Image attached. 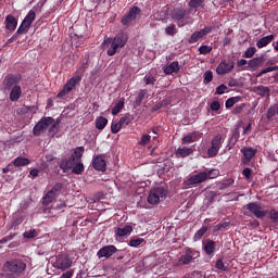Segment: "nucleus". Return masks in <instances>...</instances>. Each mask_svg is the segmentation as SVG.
<instances>
[{"label": "nucleus", "mask_w": 278, "mask_h": 278, "mask_svg": "<svg viewBox=\"0 0 278 278\" xmlns=\"http://www.w3.org/2000/svg\"><path fill=\"white\" fill-rule=\"evenodd\" d=\"M129 35H127V33H118L115 37L104 39L102 45L108 49V55L112 56L116 55V53L127 45Z\"/></svg>", "instance_id": "1"}, {"label": "nucleus", "mask_w": 278, "mask_h": 278, "mask_svg": "<svg viewBox=\"0 0 278 278\" xmlns=\"http://www.w3.org/2000/svg\"><path fill=\"white\" fill-rule=\"evenodd\" d=\"M84 151H85L84 147H78L74 150V154H72L71 157L62 159L59 164V167L61 168V170H63V173H66L67 170H71V168H73V165L75 164V162H81Z\"/></svg>", "instance_id": "2"}, {"label": "nucleus", "mask_w": 278, "mask_h": 278, "mask_svg": "<svg viewBox=\"0 0 278 278\" xmlns=\"http://www.w3.org/2000/svg\"><path fill=\"white\" fill-rule=\"evenodd\" d=\"M26 268L27 264H25V262L22 260H12L4 263L2 270L3 273H10L11 275L18 277V275L25 273Z\"/></svg>", "instance_id": "3"}, {"label": "nucleus", "mask_w": 278, "mask_h": 278, "mask_svg": "<svg viewBox=\"0 0 278 278\" xmlns=\"http://www.w3.org/2000/svg\"><path fill=\"white\" fill-rule=\"evenodd\" d=\"M244 216H255V218H264L268 211H264L261 203L250 202L245 206H243Z\"/></svg>", "instance_id": "4"}, {"label": "nucleus", "mask_w": 278, "mask_h": 278, "mask_svg": "<svg viewBox=\"0 0 278 278\" xmlns=\"http://www.w3.org/2000/svg\"><path fill=\"white\" fill-rule=\"evenodd\" d=\"M201 253L192 248H185L182 254L178 258V266H188L197 260Z\"/></svg>", "instance_id": "5"}, {"label": "nucleus", "mask_w": 278, "mask_h": 278, "mask_svg": "<svg viewBox=\"0 0 278 278\" xmlns=\"http://www.w3.org/2000/svg\"><path fill=\"white\" fill-rule=\"evenodd\" d=\"M166 194H168L166 189L156 187L150 191V194L148 195V203L150 205H157L160 201H164V199H166Z\"/></svg>", "instance_id": "6"}, {"label": "nucleus", "mask_w": 278, "mask_h": 278, "mask_svg": "<svg viewBox=\"0 0 278 278\" xmlns=\"http://www.w3.org/2000/svg\"><path fill=\"white\" fill-rule=\"evenodd\" d=\"M34 21H36V11L30 10L27 13V15L24 17L20 27L17 28L15 36H20L22 34H27L29 31V28L31 27V23H34Z\"/></svg>", "instance_id": "7"}, {"label": "nucleus", "mask_w": 278, "mask_h": 278, "mask_svg": "<svg viewBox=\"0 0 278 278\" xmlns=\"http://www.w3.org/2000/svg\"><path fill=\"white\" fill-rule=\"evenodd\" d=\"M81 81V76L75 74L72 78H70L64 85L63 89L58 93V98L62 99L68 94V92L73 91L74 88Z\"/></svg>", "instance_id": "8"}, {"label": "nucleus", "mask_w": 278, "mask_h": 278, "mask_svg": "<svg viewBox=\"0 0 278 278\" xmlns=\"http://www.w3.org/2000/svg\"><path fill=\"white\" fill-rule=\"evenodd\" d=\"M223 142H225V137L223 135L215 136L211 141V147L207 150L208 157H216L218 155V151H220V147H223Z\"/></svg>", "instance_id": "9"}, {"label": "nucleus", "mask_w": 278, "mask_h": 278, "mask_svg": "<svg viewBox=\"0 0 278 278\" xmlns=\"http://www.w3.org/2000/svg\"><path fill=\"white\" fill-rule=\"evenodd\" d=\"M52 123L53 117H42L33 129L34 136H40V134H45V131L49 129Z\"/></svg>", "instance_id": "10"}, {"label": "nucleus", "mask_w": 278, "mask_h": 278, "mask_svg": "<svg viewBox=\"0 0 278 278\" xmlns=\"http://www.w3.org/2000/svg\"><path fill=\"white\" fill-rule=\"evenodd\" d=\"M212 29H214V27L205 26L201 30L194 31L188 40L189 45H194V43L199 42V40L205 38V36H207V34H211Z\"/></svg>", "instance_id": "11"}, {"label": "nucleus", "mask_w": 278, "mask_h": 278, "mask_svg": "<svg viewBox=\"0 0 278 278\" xmlns=\"http://www.w3.org/2000/svg\"><path fill=\"white\" fill-rule=\"evenodd\" d=\"M207 181V174L205 172L194 174L189 176V178L185 181L186 186H197L199 184H203Z\"/></svg>", "instance_id": "12"}, {"label": "nucleus", "mask_w": 278, "mask_h": 278, "mask_svg": "<svg viewBox=\"0 0 278 278\" xmlns=\"http://www.w3.org/2000/svg\"><path fill=\"white\" fill-rule=\"evenodd\" d=\"M235 63L233 61H222L216 67L217 75H227V73H231L233 71Z\"/></svg>", "instance_id": "13"}, {"label": "nucleus", "mask_w": 278, "mask_h": 278, "mask_svg": "<svg viewBox=\"0 0 278 278\" xmlns=\"http://www.w3.org/2000/svg\"><path fill=\"white\" fill-rule=\"evenodd\" d=\"M241 153H242V164L244 166H249V164H251V160H253L255 157V153H257V151L253 148H243L241 149Z\"/></svg>", "instance_id": "14"}, {"label": "nucleus", "mask_w": 278, "mask_h": 278, "mask_svg": "<svg viewBox=\"0 0 278 278\" xmlns=\"http://www.w3.org/2000/svg\"><path fill=\"white\" fill-rule=\"evenodd\" d=\"M139 14H140V8L138 7L131 8L128 14L122 17V25H129L130 23H132V21H136V18H138Z\"/></svg>", "instance_id": "15"}, {"label": "nucleus", "mask_w": 278, "mask_h": 278, "mask_svg": "<svg viewBox=\"0 0 278 278\" xmlns=\"http://www.w3.org/2000/svg\"><path fill=\"white\" fill-rule=\"evenodd\" d=\"M92 166L94 170H99L100 173H105L108 170L105 163V155H97L92 160Z\"/></svg>", "instance_id": "16"}, {"label": "nucleus", "mask_w": 278, "mask_h": 278, "mask_svg": "<svg viewBox=\"0 0 278 278\" xmlns=\"http://www.w3.org/2000/svg\"><path fill=\"white\" fill-rule=\"evenodd\" d=\"M116 251H118V249H116L114 245H106L101 248L98 252H97V257H99V260H101V257H105L106 260L112 257V255H114V253H116Z\"/></svg>", "instance_id": "17"}, {"label": "nucleus", "mask_w": 278, "mask_h": 278, "mask_svg": "<svg viewBox=\"0 0 278 278\" xmlns=\"http://www.w3.org/2000/svg\"><path fill=\"white\" fill-rule=\"evenodd\" d=\"M218 242L207 239L206 241H203L202 247L204 250V253L208 255V257H214L216 253V247Z\"/></svg>", "instance_id": "18"}, {"label": "nucleus", "mask_w": 278, "mask_h": 278, "mask_svg": "<svg viewBox=\"0 0 278 278\" xmlns=\"http://www.w3.org/2000/svg\"><path fill=\"white\" fill-rule=\"evenodd\" d=\"M21 79H22L21 74L7 76L3 81L5 90H10L11 88H14V86H16V84H18Z\"/></svg>", "instance_id": "19"}, {"label": "nucleus", "mask_w": 278, "mask_h": 278, "mask_svg": "<svg viewBox=\"0 0 278 278\" xmlns=\"http://www.w3.org/2000/svg\"><path fill=\"white\" fill-rule=\"evenodd\" d=\"M56 266L60 270H68L73 266V260L68 256H58Z\"/></svg>", "instance_id": "20"}, {"label": "nucleus", "mask_w": 278, "mask_h": 278, "mask_svg": "<svg viewBox=\"0 0 278 278\" xmlns=\"http://www.w3.org/2000/svg\"><path fill=\"white\" fill-rule=\"evenodd\" d=\"M180 68L179 61H174L169 65L163 67V73L165 75H173V73H179Z\"/></svg>", "instance_id": "21"}, {"label": "nucleus", "mask_w": 278, "mask_h": 278, "mask_svg": "<svg viewBox=\"0 0 278 278\" xmlns=\"http://www.w3.org/2000/svg\"><path fill=\"white\" fill-rule=\"evenodd\" d=\"M4 23L8 31H14L18 25V21H16V17L12 14L7 15Z\"/></svg>", "instance_id": "22"}, {"label": "nucleus", "mask_w": 278, "mask_h": 278, "mask_svg": "<svg viewBox=\"0 0 278 278\" xmlns=\"http://www.w3.org/2000/svg\"><path fill=\"white\" fill-rule=\"evenodd\" d=\"M252 92H255L258 97H270V88L262 85L253 87Z\"/></svg>", "instance_id": "23"}, {"label": "nucleus", "mask_w": 278, "mask_h": 278, "mask_svg": "<svg viewBox=\"0 0 278 278\" xmlns=\"http://www.w3.org/2000/svg\"><path fill=\"white\" fill-rule=\"evenodd\" d=\"M23 94V90L21 89V86L15 85L12 87L10 92V101L16 102L21 99V96Z\"/></svg>", "instance_id": "24"}, {"label": "nucleus", "mask_w": 278, "mask_h": 278, "mask_svg": "<svg viewBox=\"0 0 278 278\" xmlns=\"http://www.w3.org/2000/svg\"><path fill=\"white\" fill-rule=\"evenodd\" d=\"M186 14H188V11L184 8H177L174 9L172 13L173 21H182V18H186Z\"/></svg>", "instance_id": "25"}, {"label": "nucleus", "mask_w": 278, "mask_h": 278, "mask_svg": "<svg viewBox=\"0 0 278 278\" xmlns=\"http://www.w3.org/2000/svg\"><path fill=\"white\" fill-rule=\"evenodd\" d=\"M131 231H134V227L126 225L121 228H117L115 230V235L118 236V238H125V236H130Z\"/></svg>", "instance_id": "26"}, {"label": "nucleus", "mask_w": 278, "mask_h": 278, "mask_svg": "<svg viewBox=\"0 0 278 278\" xmlns=\"http://www.w3.org/2000/svg\"><path fill=\"white\" fill-rule=\"evenodd\" d=\"M273 40H275V35L265 36L256 42V47L257 49H264V47H268Z\"/></svg>", "instance_id": "27"}, {"label": "nucleus", "mask_w": 278, "mask_h": 278, "mask_svg": "<svg viewBox=\"0 0 278 278\" xmlns=\"http://www.w3.org/2000/svg\"><path fill=\"white\" fill-rule=\"evenodd\" d=\"M194 153V149L192 148H178L176 150V157H188V155H192Z\"/></svg>", "instance_id": "28"}, {"label": "nucleus", "mask_w": 278, "mask_h": 278, "mask_svg": "<svg viewBox=\"0 0 278 278\" xmlns=\"http://www.w3.org/2000/svg\"><path fill=\"white\" fill-rule=\"evenodd\" d=\"M71 170L74 175H83L86 168L84 167V163L81 161H75V164L73 167H71Z\"/></svg>", "instance_id": "29"}, {"label": "nucleus", "mask_w": 278, "mask_h": 278, "mask_svg": "<svg viewBox=\"0 0 278 278\" xmlns=\"http://www.w3.org/2000/svg\"><path fill=\"white\" fill-rule=\"evenodd\" d=\"M58 131H60V123H58V122H55V119H53L52 124H50V126H49L48 136L50 138H53L55 136V134H58Z\"/></svg>", "instance_id": "30"}, {"label": "nucleus", "mask_w": 278, "mask_h": 278, "mask_svg": "<svg viewBox=\"0 0 278 278\" xmlns=\"http://www.w3.org/2000/svg\"><path fill=\"white\" fill-rule=\"evenodd\" d=\"M263 62H264V56H257V58L250 60L248 62V66L250 68H255V67L260 66V64H263Z\"/></svg>", "instance_id": "31"}, {"label": "nucleus", "mask_w": 278, "mask_h": 278, "mask_svg": "<svg viewBox=\"0 0 278 278\" xmlns=\"http://www.w3.org/2000/svg\"><path fill=\"white\" fill-rule=\"evenodd\" d=\"M88 64H89V60L85 59V61L83 62V64L78 67V70L76 71L75 75H79L80 79L81 77H84V73H86V71L88 70Z\"/></svg>", "instance_id": "32"}, {"label": "nucleus", "mask_w": 278, "mask_h": 278, "mask_svg": "<svg viewBox=\"0 0 278 278\" xmlns=\"http://www.w3.org/2000/svg\"><path fill=\"white\" fill-rule=\"evenodd\" d=\"M123 108H125V100H119L112 109V114L113 116H116V114L121 113V110H123Z\"/></svg>", "instance_id": "33"}, {"label": "nucleus", "mask_w": 278, "mask_h": 278, "mask_svg": "<svg viewBox=\"0 0 278 278\" xmlns=\"http://www.w3.org/2000/svg\"><path fill=\"white\" fill-rule=\"evenodd\" d=\"M204 233H207V227L203 226L201 229H199L194 236H193V242H199L201 238H203Z\"/></svg>", "instance_id": "34"}, {"label": "nucleus", "mask_w": 278, "mask_h": 278, "mask_svg": "<svg viewBox=\"0 0 278 278\" xmlns=\"http://www.w3.org/2000/svg\"><path fill=\"white\" fill-rule=\"evenodd\" d=\"M106 125H108V118H105V117H103V116H100V117H98L97 119H96V127L98 128V129H105V127H106Z\"/></svg>", "instance_id": "35"}, {"label": "nucleus", "mask_w": 278, "mask_h": 278, "mask_svg": "<svg viewBox=\"0 0 278 278\" xmlns=\"http://www.w3.org/2000/svg\"><path fill=\"white\" fill-rule=\"evenodd\" d=\"M146 96H147V91L140 90L134 102V108H139V105L142 104V100L144 99Z\"/></svg>", "instance_id": "36"}, {"label": "nucleus", "mask_w": 278, "mask_h": 278, "mask_svg": "<svg viewBox=\"0 0 278 278\" xmlns=\"http://www.w3.org/2000/svg\"><path fill=\"white\" fill-rule=\"evenodd\" d=\"M14 166L16 167H21V166H27V164H29V160L26 157H16L13 161Z\"/></svg>", "instance_id": "37"}, {"label": "nucleus", "mask_w": 278, "mask_h": 278, "mask_svg": "<svg viewBox=\"0 0 278 278\" xmlns=\"http://www.w3.org/2000/svg\"><path fill=\"white\" fill-rule=\"evenodd\" d=\"M53 199H55V193H53V191H48L42 200L43 205H49V203H53Z\"/></svg>", "instance_id": "38"}, {"label": "nucleus", "mask_w": 278, "mask_h": 278, "mask_svg": "<svg viewBox=\"0 0 278 278\" xmlns=\"http://www.w3.org/2000/svg\"><path fill=\"white\" fill-rule=\"evenodd\" d=\"M203 1L204 0H190L189 1V8L191 10H198V8H202L203 7Z\"/></svg>", "instance_id": "39"}, {"label": "nucleus", "mask_w": 278, "mask_h": 278, "mask_svg": "<svg viewBox=\"0 0 278 278\" xmlns=\"http://www.w3.org/2000/svg\"><path fill=\"white\" fill-rule=\"evenodd\" d=\"M238 101H240V97H232L226 101L225 105L229 110V108H233L235 103H238Z\"/></svg>", "instance_id": "40"}, {"label": "nucleus", "mask_w": 278, "mask_h": 278, "mask_svg": "<svg viewBox=\"0 0 278 278\" xmlns=\"http://www.w3.org/2000/svg\"><path fill=\"white\" fill-rule=\"evenodd\" d=\"M255 53H257V49L255 47H250L244 52L243 58H253Z\"/></svg>", "instance_id": "41"}, {"label": "nucleus", "mask_w": 278, "mask_h": 278, "mask_svg": "<svg viewBox=\"0 0 278 278\" xmlns=\"http://www.w3.org/2000/svg\"><path fill=\"white\" fill-rule=\"evenodd\" d=\"M143 242H144V239L142 238L130 239L129 247L137 249V247H140V244H142Z\"/></svg>", "instance_id": "42"}, {"label": "nucleus", "mask_w": 278, "mask_h": 278, "mask_svg": "<svg viewBox=\"0 0 278 278\" xmlns=\"http://www.w3.org/2000/svg\"><path fill=\"white\" fill-rule=\"evenodd\" d=\"M37 237H38V231L36 229H30L24 232V238H27L28 240Z\"/></svg>", "instance_id": "43"}, {"label": "nucleus", "mask_w": 278, "mask_h": 278, "mask_svg": "<svg viewBox=\"0 0 278 278\" xmlns=\"http://www.w3.org/2000/svg\"><path fill=\"white\" fill-rule=\"evenodd\" d=\"M143 80L146 86H155V77H153L152 75H146Z\"/></svg>", "instance_id": "44"}, {"label": "nucleus", "mask_w": 278, "mask_h": 278, "mask_svg": "<svg viewBox=\"0 0 278 278\" xmlns=\"http://www.w3.org/2000/svg\"><path fill=\"white\" fill-rule=\"evenodd\" d=\"M273 71H278V66H269L267 68L262 70L258 74L257 77H262L263 75H266V73H273Z\"/></svg>", "instance_id": "45"}, {"label": "nucleus", "mask_w": 278, "mask_h": 278, "mask_svg": "<svg viewBox=\"0 0 278 278\" xmlns=\"http://www.w3.org/2000/svg\"><path fill=\"white\" fill-rule=\"evenodd\" d=\"M212 79H214V73H212V71H206L204 73V84H211Z\"/></svg>", "instance_id": "46"}, {"label": "nucleus", "mask_w": 278, "mask_h": 278, "mask_svg": "<svg viewBox=\"0 0 278 278\" xmlns=\"http://www.w3.org/2000/svg\"><path fill=\"white\" fill-rule=\"evenodd\" d=\"M206 179H216L218 177V169H211L208 172H205Z\"/></svg>", "instance_id": "47"}, {"label": "nucleus", "mask_w": 278, "mask_h": 278, "mask_svg": "<svg viewBox=\"0 0 278 278\" xmlns=\"http://www.w3.org/2000/svg\"><path fill=\"white\" fill-rule=\"evenodd\" d=\"M149 142H151V135H142L141 140L139 141V144H141V147H144L149 144Z\"/></svg>", "instance_id": "48"}, {"label": "nucleus", "mask_w": 278, "mask_h": 278, "mask_svg": "<svg viewBox=\"0 0 278 278\" xmlns=\"http://www.w3.org/2000/svg\"><path fill=\"white\" fill-rule=\"evenodd\" d=\"M199 51H200L201 55H207V53H212V47H210V46H201L199 48Z\"/></svg>", "instance_id": "49"}, {"label": "nucleus", "mask_w": 278, "mask_h": 278, "mask_svg": "<svg viewBox=\"0 0 278 278\" xmlns=\"http://www.w3.org/2000/svg\"><path fill=\"white\" fill-rule=\"evenodd\" d=\"M121 129H123V126L118 122L117 123H113L111 125L112 134H118V131H121Z\"/></svg>", "instance_id": "50"}, {"label": "nucleus", "mask_w": 278, "mask_h": 278, "mask_svg": "<svg viewBox=\"0 0 278 278\" xmlns=\"http://www.w3.org/2000/svg\"><path fill=\"white\" fill-rule=\"evenodd\" d=\"M194 142V136L193 135H187L182 137V144H192Z\"/></svg>", "instance_id": "51"}, {"label": "nucleus", "mask_w": 278, "mask_h": 278, "mask_svg": "<svg viewBox=\"0 0 278 278\" xmlns=\"http://www.w3.org/2000/svg\"><path fill=\"white\" fill-rule=\"evenodd\" d=\"M242 175L243 177H245V179H248V181L251 179V177H253V170L249 167H245L243 170H242Z\"/></svg>", "instance_id": "52"}, {"label": "nucleus", "mask_w": 278, "mask_h": 278, "mask_svg": "<svg viewBox=\"0 0 278 278\" xmlns=\"http://www.w3.org/2000/svg\"><path fill=\"white\" fill-rule=\"evenodd\" d=\"M269 218L273 223H278V212L277 210L273 208L269 211Z\"/></svg>", "instance_id": "53"}, {"label": "nucleus", "mask_w": 278, "mask_h": 278, "mask_svg": "<svg viewBox=\"0 0 278 278\" xmlns=\"http://www.w3.org/2000/svg\"><path fill=\"white\" fill-rule=\"evenodd\" d=\"M64 186L62 185V182H58L53 186V188L50 190V192H52L54 195L58 194V192L62 191V188Z\"/></svg>", "instance_id": "54"}, {"label": "nucleus", "mask_w": 278, "mask_h": 278, "mask_svg": "<svg viewBox=\"0 0 278 278\" xmlns=\"http://www.w3.org/2000/svg\"><path fill=\"white\" fill-rule=\"evenodd\" d=\"M165 34H167V36H175V24L167 26L165 28Z\"/></svg>", "instance_id": "55"}, {"label": "nucleus", "mask_w": 278, "mask_h": 278, "mask_svg": "<svg viewBox=\"0 0 278 278\" xmlns=\"http://www.w3.org/2000/svg\"><path fill=\"white\" fill-rule=\"evenodd\" d=\"M235 180L233 178H228L226 180H223L222 188H229V186H233Z\"/></svg>", "instance_id": "56"}, {"label": "nucleus", "mask_w": 278, "mask_h": 278, "mask_svg": "<svg viewBox=\"0 0 278 278\" xmlns=\"http://www.w3.org/2000/svg\"><path fill=\"white\" fill-rule=\"evenodd\" d=\"M275 114H277V108L274 105V106H270L267 111V118H273V116H275Z\"/></svg>", "instance_id": "57"}, {"label": "nucleus", "mask_w": 278, "mask_h": 278, "mask_svg": "<svg viewBox=\"0 0 278 278\" xmlns=\"http://www.w3.org/2000/svg\"><path fill=\"white\" fill-rule=\"evenodd\" d=\"M215 267L217 268V270H227V266H225L223 260H218L215 264Z\"/></svg>", "instance_id": "58"}, {"label": "nucleus", "mask_w": 278, "mask_h": 278, "mask_svg": "<svg viewBox=\"0 0 278 278\" xmlns=\"http://www.w3.org/2000/svg\"><path fill=\"white\" fill-rule=\"evenodd\" d=\"M73 275H75V269H70L65 273H63L60 278H73Z\"/></svg>", "instance_id": "59"}, {"label": "nucleus", "mask_w": 278, "mask_h": 278, "mask_svg": "<svg viewBox=\"0 0 278 278\" xmlns=\"http://www.w3.org/2000/svg\"><path fill=\"white\" fill-rule=\"evenodd\" d=\"M211 110L213 112H218L220 110V102L214 101L211 103Z\"/></svg>", "instance_id": "60"}, {"label": "nucleus", "mask_w": 278, "mask_h": 278, "mask_svg": "<svg viewBox=\"0 0 278 278\" xmlns=\"http://www.w3.org/2000/svg\"><path fill=\"white\" fill-rule=\"evenodd\" d=\"M130 121L129 117L124 116L119 119L118 124L123 127L125 125V127H127V125H129Z\"/></svg>", "instance_id": "61"}, {"label": "nucleus", "mask_w": 278, "mask_h": 278, "mask_svg": "<svg viewBox=\"0 0 278 278\" xmlns=\"http://www.w3.org/2000/svg\"><path fill=\"white\" fill-rule=\"evenodd\" d=\"M225 90H227V86H225V85H219V86L216 88V94H225Z\"/></svg>", "instance_id": "62"}, {"label": "nucleus", "mask_w": 278, "mask_h": 278, "mask_svg": "<svg viewBox=\"0 0 278 278\" xmlns=\"http://www.w3.org/2000/svg\"><path fill=\"white\" fill-rule=\"evenodd\" d=\"M13 238L14 235H9L0 240V244H8V242H10V240H12Z\"/></svg>", "instance_id": "63"}, {"label": "nucleus", "mask_w": 278, "mask_h": 278, "mask_svg": "<svg viewBox=\"0 0 278 278\" xmlns=\"http://www.w3.org/2000/svg\"><path fill=\"white\" fill-rule=\"evenodd\" d=\"M242 110H244V104H238L233 109V114H241Z\"/></svg>", "instance_id": "64"}]
</instances>
